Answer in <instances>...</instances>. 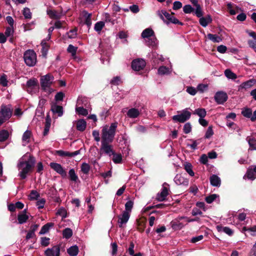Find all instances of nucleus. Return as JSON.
Instances as JSON below:
<instances>
[{"mask_svg": "<svg viewBox=\"0 0 256 256\" xmlns=\"http://www.w3.org/2000/svg\"><path fill=\"white\" fill-rule=\"evenodd\" d=\"M193 114L198 116L200 118H204L206 115V112L204 108H198L194 110Z\"/></svg>", "mask_w": 256, "mask_h": 256, "instance_id": "nucleus-29", "label": "nucleus"}, {"mask_svg": "<svg viewBox=\"0 0 256 256\" xmlns=\"http://www.w3.org/2000/svg\"><path fill=\"white\" fill-rule=\"evenodd\" d=\"M67 35L68 38H74L76 36L77 33L76 29L70 30L68 33Z\"/></svg>", "mask_w": 256, "mask_h": 256, "instance_id": "nucleus-58", "label": "nucleus"}, {"mask_svg": "<svg viewBox=\"0 0 256 256\" xmlns=\"http://www.w3.org/2000/svg\"><path fill=\"white\" fill-rule=\"evenodd\" d=\"M108 143L109 142H102V146L100 149V152H102L107 155L110 156L114 154V152L112 150V146L109 144ZM100 154H102L101 153Z\"/></svg>", "mask_w": 256, "mask_h": 256, "instance_id": "nucleus-13", "label": "nucleus"}, {"mask_svg": "<svg viewBox=\"0 0 256 256\" xmlns=\"http://www.w3.org/2000/svg\"><path fill=\"white\" fill-rule=\"evenodd\" d=\"M39 196V194L36 190H32L29 196V198L30 200H34L37 199Z\"/></svg>", "mask_w": 256, "mask_h": 256, "instance_id": "nucleus-56", "label": "nucleus"}, {"mask_svg": "<svg viewBox=\"0 0 256 256\" xmlns=\"http://www.w3.org/2000/svg\"><path fill=\"white\" fill-rule=\"evenodd\" d=\"M50 166L52 168L60 174L62 176L66 177V172L60 164L56 162H51Z\"/></svg>", "mask_w": 256, "mask_h": 256, "instance_id": "nucleus-11", "label": "nucleus"}, {"mask_svg": "<svg viewBox=\"0 0 256 256\" xmlns=\"http://www.w3.org/2000/svg\"><path fill=\"white\" fill-rule=\"evenodd\" d=\"M112 160L116 164L120 163L122 160V157L120 154H114V153Z\"/></svg>", "mask_w": 256, "mask_h": 256, "instance_id": "nucleus-52", "label": "nucleus"}, {"mask_svg": "<svg viewBox=\"0 0 256 256\" xmlns=\"http://www.w3.org/2000/svg\"><path fill=\"white\" fill-rule=\"evenodd\" d=\"M248 44L250 47L252 48L256 53V41L250 40L248 41Z\"/></svg>", "mask_w": 256, "mask_h": 256, "instance_id": "nucleus-64", "label": "nucleus"}, {"mask_svg": "<svg viewBox=\"0 0 256 256\" xmlns=\"http://www.w3.org/2000/svg\"><path fill=\"white\" fill-rule=\"evenodd\" d=\"M76 112L80 115L86 116L88 114V111L83 107L80 106L76 108Z\"/></svg>", "mask_w": 256, "mask_h": 256, "instance_id": "nucleus-48", "label": "nucleus"}, {"mask_svg": "<svg viewBox=\"0 0 256 256\" xmlns=\"http://www.w3.org/2000/svg\"><path fill=\"white\" fill-rule=\"evenodd\" d=\"M184 169L190 176H194V173L192 170V166L190 163L187 162L184 164Z\"/></svg>", "mask_w": 256, "mask_h": 256, "instance_id": "nucleus-47", "label": "nucleus"}, {"mask_svg": "<svg viewBox=\"0 0 256 256\" xmlns=\"http://www.w3.org/2000/svg\"><path fill=\"white\" fill-rule=\"evenodd\" d=\"M210 182L212 186H220V180L216 175H212L210 177Z\"/></svg>", "mask_w": 256, "mask_h": 256, "instance_id": "nucleus-28", "label": "nucleus"}, {"mask_svg": "<svg viewBox=\"0 0 256 256\" xmlns=\"http://www.w3.org/2000/svg\"><path fill=\"white\" fill-rule=\"evenodd\" d=\"M212 21L211 17L208 16L206 17H200L199 20L200 24L204 27H206Z\"/></svg>", "mask_w": 256, "mask_h": 256, "instance_id": "nucleus-26", "label": "nucleus"}, {"mask_svg": "<svg viewBox=\"0 0 256 256\" xmlns=\"http://www.w3.org/2000/svg\"><path fill=\"white\" fill-rule=\"evenodd\" d=\"M81 171L84 174H88L90 170V165L86 162H84L82 164L81 166Z\"/></svg>", "mask_w": 256, "mask_h": 256, "instance_id": "nucleus-44", "label": "nucleus"}, {"mask_svg": "<svg viewBox=\"0 0 256 256\" xmlns=\"http://www.w3.org/2000/svg\"><path fill=\"white\" fill-rule=\"evenodd\" d=\"M130 214H128L127 212H124L118 216V224L120 228H123L124 225L126 224L128 222Z\"/></svg>", "mask_w": 256, "mask_h": 256, "instance_id": "nucleus-9", "label": "nucleus"}, {"mask_svg": "<svg viewBox=\"0 0 256 256\" xmlns=\"http://www.w3.org/2000/svg\"><path fill=\"white\" fill-rule=\"evenodd\" d=\"M92 14L88 13L86 11H83L81 14L82 22L86 24L88 27H90L92 25Z\"/></svg>", "mask_w": 256, "mask_h": 256, "instance_id": "nucleus-15", "label": "nucleus"}, {"mask_svg": "<svg viewBox=\"0 0 256 256\" xmlns=\"http://www.w3.org/2000/svg\"><path fill=\"white\" fill-rule=\"evenodd\" d=\"M218 195L216 194H212L206 198V201L208 204L212 203L218 197Z\"/></svg>", "mask_w": 256, "mask_h": 256, "instance_id": "nucleus-50", "label": "nucleus"}, {"mask_svg": "<svg viewBox=\"0 0 256 256\" xmlns=\"http://www.w3.org/2000/svg\"><path fill=\"white\" fill-rule=\"evenodd\" d=\"M60 249L58 246H55L45 251L46 256H59Z\"/></svg>", "mask_w": 256, "mask_h": 256, "instance_id": "nucleus-16", "label": "nucleus"}, {"mask_svg": "<svg viewBox=\"0 0 256 256\" xmlns=\"http://www.w3.org/2000/svg\"><path fill=\"white\" fill-rule=\"evenodd\" d=\"M51 110L54 113L58 114V116H60L62 115V107L61 106L52 105V106Z\"/></svg>", "mask_w": 256, "mask_h": 256, "instance_id": "nucleus-32", "label": "nucleus"}, {"mask_svg": "<svg viewBox=\"0 0 256 256\" xmlns=\"http://www.w3.org/2000/svg\"><path fill=\"white\" fill-rule=\"evenodd\" d=\"M171 72L172 69L165 66H160L158 70V73L160 75L168 74H170Z\"/></svg>", "mask_w": 256, "mask_h": 256, "instance_id": "nucleus-30", "label": "nucleus"}, {"mask_svg": "<svg viewBox=\"0 0 256 256\" xmlns=\"http://www.w3.org/2000/svg\"><path fill=\"white\" fill-rule=\"evenodd\" d=\"M246 176L248 178L254 180L256 178V166H250L247 170Z\"/></svg>", "mask_w": 256, "mask_h": 256, "instance_id": "nucleus-18", "label": "nucleus"}, {"mask_svg": "<svg viewBox=\"0 0 256 256\" xmlns=\"http://www.w3.org/2000/svg\"><path fill=\"white\" fill-rule=\"evenodd\" d=\"M12 110L10 107L6 106H2L0 111V125L8 120L12 116Z\"/></svg>", "mask_w": 256, "mask_h": 256, "instance_id": "nucleus-5", "label": "nucleus"}, {"mask_svg": "<svg viewBox=\"0 0 256 256\" xmlns=\"http://www.w3.org/2000/svg\"><path fill=\"white\" fill-rule=\"evenodd\" d=\"M26 64L29 66H34L36 62V55L33 50H26L24 56Z\"/></svg>", "mask_w": 256, "mask_h": 256, "instance_id": "nucleus-4", "label": "nucleus"}, {"mask_svg": "<svg viewBox=\"0 0 256 256\" xmlns=\"http://www.w3.org/2000/svg\"><path fill=\"white\" fill-rule=\"evenodd\" d=\"M214 100L218 104H223L228 100L227 94L224 92H218L214 96Z\"/></svg>", "mask_w": 256, "mask_h": 256, "instance_id": "nucleus-12", "label": "nucleus"}, {"mask_svg": "<svg viewBox=\"0 0 256 256\" xmlns=\"http://www.w3.org/2000/svg\"><path fill=\"white\" fill-rule=\"evenodd\" d=\"M56 214L57 215L61 216L62 218H64L66 216V212L65 208H61L58 210Z\"/></svg>", "mask_w": 256, "mask_h": 256, "instance_id": "nucleus-55", "label": "nucleus"}, {"mask_svg": "<svg viewBox=\"0 0 256 256\" xmlns=\"http://www.w3.org/2000/svg\"><path fill=\"white\" fill-rule=\"evenodd\" d=\"M133 205V202L132 200L128 201L125 204V210L124 212H127L128 214H130Z\"/></svg>", "mask_w": 256, "mask_h": 256, "instance_id": "nucleus-45", "label": "nucleus"}, {"mask_svg": "<svg viewBox=\"0 0 256 256\" xmlns=\"http://www.w3.org/2000/svg\"><path fill=\"white\" fill-rule=\"evenodd\" d=\"M241 113L244 116L251 119L252 115V110L251 108H244L242 109Z\"/></svg>", "mask_w": 256, "mask_h": 256, "instance_id": "nucleus-35", "label": "nucleus"}, {"mask_svg": "<svg viewBox=\"0 0 256 256\" xmlns=\"http://www.w3.org/2000/svg\"><path fill=\"white\" fill-rule=\"evenodd\" d=\"M214 134L213 130L212 128V126H210L205 134V138H210Z\"/></svg>", "mask_w": 256, "mask_h": 256, "instance_id": "nucleus-59", "label": "nucleus"}, {"mask_svg": "<svg viewBox=\"0 0 256 256\" xmlns=\"http://www.w3.org/2000/svg\"><path fill=\"white\" fill-rule=\"evenodd\" d=\"M86 122L84 120L81 119L77 122L76 128L78 130L82 132L86 129Z\"/></svg>", "mask_w": 256, "mask_h": 256, "instance_id": "nucleus-31", "label": "nucleus"}, {"mask_svg": "<svg viewBox=\"0 0 256 256\" xmlns=\"http://www.w3.org/2000/svg\"><path fill=\"white\" fill-rule=\"evenodd\" d=\"M13 33H14L13 26H10L9 27L6 28V32H5V35L6 36H10L12 35Z\"/></svg>", "mask_w": 256, "mask_h": 256, "instance_id": "nucleus-60", "label": "nucleus"}, {"mask_svg": "<svg viewBox=\"0 0 256 256\" xmlns=\"http://www.w3.org/2000/svg\"><path fill=\"white\" fill-rule=\"evenodd\" d=\"M72 231L70 228H66L62 232V235L64 238L67 239L70 238L72 236Z\"/></svg>", "mask_w": 256, "mask_h": 256, "instance_id": "nucleus-46", "label": "nucleus"}, {"mask_svg": "<svg viewBox=\"0 0 256 256\" xmlns=\"http://www.w3.org/2000/svg\"><path fill=\"white\" fill-rule=\"evenodd\" d=\"M140 114V111L138 109L135 108H132L130 109L127 112L128 116L129 118H132L138 117Z\"/></svg>", "mask_w": 256, "mask_h": 256, "instance_id": "nucleus-27", "label": "nucleus"}, {"mask_svg": "<svg viewBox=\"0 0 256 256\" xmlns=\"http://www.w3.org/2000/svg\"><path fill=\"white\" fill-rule=\"evenodd\" d=\"M208 88V85L206 84H200L197 86V90L200 92H203Z\"/></svg>", "mask_w": 256, "mask_h": 256, "instance_id": "nucleus-57", "label": "nucleus"}, {"mask_svg": "<svg viewBox=\"0 0 256 256\" xmlns=\"http://www.w3.org/2000/svg\"><path fill=\"white\" fill-rule=\"evenodd\" d=\"M9 136V133L8 130H3L0 131V142L6 141Z\"/></svg>", "mask_w": 256, "mask_h": 256, "instance_id": "nucleus-40", "label": "nucleus"}, {"mask_svg": "<svg viewBox=\"0 0 256 256\" xmlns=\"http://www.w3.org/2000/svg\"><path fill=\"white\" fill-rule=\"evenodd\" d=\"M174 181L178 185L188 186V180L182 176L180 174H177L174 178Z\"/></svg>", "mask_w": 256, "mask_h": 256, "instance_id": "nucleus-17", "label": "nucleus"}, {"mask_svg": "<svg viewBox=\"0 0 256 256\" xmlns=\"http://www.w3.org/2000/svg\"><path fill=\"white\" fill-rule=\"evenodd\" d=\"M32 136V132L28 130H26L23 134L22 137V142L24 146L27 144Z\"/></svg>", "mask_w": 256, "mask_h": 256, "instance_id": "nucleus-25", "label": "nucleus"}, {"mask_svg": "<svg viewBox=\"0 0 256 256\" xmlns=\"http://www.w3.org/2000/svg\"><path fill=\"white\" fill-rule=\"evenodd\" d=\"M104 26V22H98L94 25V30L96 32H100Z\"/></svg>", "mask_w": 256, "mask_h": 256, "instance_id": "nucleus-49", "label": "nucleus"}, {"mask_svg": "<svg viewBox=\"0 0 256 256\" xmlns=\"http://www.w3.org/2000/svg\"><path fill=\"white\" fill-rule=\"evenodd\" d=\"M158 14L160 18L166 24L171 22L174 24H182V22H180L172 14H170L165 10H162L161 11H158Z\"/></svg>", "mask_w": 256, "mask_h": 256, "instance_id": "nucleus-3", "label": "nucleus"}, {"mask_svg": "<svg viewBox=\"0 0 256 256\" xmlns=\"http://www.w3.org/2000/svg\"><path fill=\"white\" fill-rule=\"evenodd\" d=\"M54 80V76L50 74L42 76L40 78V84L42 88L44 90H48L52 84Z\"/></svg>", "mask_w": 256, "mask_h": 256, "instance_id": "nucleus-7", "label": "nucleus"}, {"mask_svg": "<svg viewBox=\"0 0 256 256\" xmlns=\"http://www.w3.org/2000/svg\"><path fill=\"white\" fill-rule=\"evenodd\" d=\"M68 253L71 256H76L78 252V248L76 246L70 247L67 250Z\"/></svg>", "mask_w": 256, "mask_h": 256, "instance_id": "nucleus-36", "label": "nucleus"}, {"mask_svg": "<svg viewBox=\"0 0 256 256\" xmlns=\"http://www.w3.org/2000/svg\"><path fill=\"white\" fill-rule=\"evenodd\" d=\"M68 51L71 53L72 56H74L76 54V48L72 44H70L68 48Z\"/></svg>", "mask_w": 256, "mask_h": 256, "instance_id": "nucleus-61", "label": "nucleus"}, {"mask_svg": "<svg viewBox=\"0 0 256 256\" xmlns=\"http://www.w3.org/2000/svg\"><path fill=\"white\" fill-rule=\"evenodd\" d=\"M224 75L228 79L236 80L237 78L236 74L234 73L230 70L226 69L224 70Z\"/></svg>", "mask_w": 256, "mask_h": 256, "instance_id": "nucleus-37", "label": "nucleus"}, {"mask_svg": "<svg viewBox=\"0 0 256 256\" xmlns=\"http://www.w3.org/2000/svg\"><path fill=\"white\" fill-rule=\"evenodd\" d=\"M116 127V123H112L110 126H103L102 130V142H112L115 135Z\"/></svg>", "mask_w": 256, "mask_h": 256, "instance_id": "nucleus-2", "label": "nucleus"}, {"mask_svg": "<svg viewBox=\"0 0 256 256\" xmlns=\"http://www.w3.org/2000/svg\"><path fill=\"white\" fill-rule=\"evenodd\" d=\"M184 132L185 134H188L192 130V125L190 122H187L184 124L183 128Z\"/></svg>", "mask_w": 256, "mask_h": 256, "instance_id": "nucleus-54", "label": "nucleus"}, {"mask_svg": "<svg viewBox=\"0 0 256 256\" xmlns=\"http://www.w3.org/2000/svg\"><path fill=\"white\" fill-rule=\"evenodd\" d=\"M216 228L218 232H224L228 236H232L234 233L233 230L228 227L222 226L220 225H218Z\"/></svg>", "mask_w": 256, "mask_h": 256, "instance_id": "nucleus-22", "label": "nucleus"}, {"mask_svg": "<svg viewBox=\"0 0 256 256\" xmlns=\"http://www.w3.org/2000/svg\"><path fill=\"white\" fill-rule=\"evenodd\" d=\"M27 91L32 93V90L38 87V82L36 79L33 78L28 80L26 84Z\"/></svg>", "mask_w": 256, "mask_h": 256, "instance_id": "nucleus-14", "label": "nucleus"}, {"mask_svg": "<svg viewBox=\"0 0 256 256\" xmlns=\"http://www.w3.org/2000/svg\"><path fill=\"white\" fill-rule=\"evenodd\" d=\"M47 14L51 18L59 19L62 16V14L58 13L55 10H47Z\"/></svg>", "mask_w": 256, "mask_h": 256, "instance_id": "nucleus-33", "label": "nucleus"}, {"mask_svg": "<svg viewBox=\"0 0 256 256\" xmlns=\"http://www.w3.org/2000/svg\"><path fill=\"white\" fill-rule=\"evenodd\" d=\"M54 224L52 222L48 223L44 225L41 228L40 234H44L46 233L50 230V227H52L54 226Z\"/></svg>", "mask_w": 256, "mask_h": 256, "instance_id": "nucleus-39", "label": "nucleus"}, {"mask_svg": "<svg viewBox=\"0 0 256 256\" xmlns=\"http://www.w3.org/2000/svg\"><path fill=\"white\" fill-rule=\"evenodd\" d=\"M57 154L61 156H68L74 157L80 154L79 150H76L72 152H65L62 150H58L56 152Z\"/></svg>", "mask_w": 256, "mask_h": 256, "instance_id": "nucleus-19", "label": "nucleus"}, {"mask_svg": "<svg viewBox=\"0 0 256 256\" xmlns=\"http://www.w3.org/2000/svg\"><path fill=\"white\" fill-rule=\"evenodd\" d=\"M46 100L44 98H40L39 100L38 105V108L36 109V111H40L41 113L43 112V108L46 105Z\"/></svg>", "mask_w": 256, "mask_h": 256, "instance_id": "nucleus-42", "label": "nucleus"}, {"mask_svg": "<svg viewBox=\"0 0 256 256\" xmlns=\"http://www.w3.org/2000/svg\"><path fill=\"white\" fill-rule=\"evenodd\" d=\"M70 180L72 181L76 182L78 180V178L75 172L74 169L72 168L68 172Z\"/></svg>", "mask_w": 256, "mask_h": 256, "instance_id": "nucleus-41", "label": "nucleus"}, {"mask_svg": "<svg viewBox=\"0 0 256 256\" xmlns=\"http://www.w3.org/2000/svg\"><path fill=\"white\" fill-rule=\"evenodd\" d=\"M254 84V80H248L242 82L238 86V90H242L243 89L246 90L250 88Z\"/></svg>", "mask_w": 256, "mask_h": 256, "instance_id": "nucleus-20", "label": "nucleus"}, {"mask_svg": "<svg viewBox=\"0 0 256 256\" xmlns=\"http://www.w3.org/2000/svg\"><path fill=\"white\" fill-rule=\"evenodd\" d=\"M28 218V216L26 214V210H24L20 214H18V223L20 224L25 223Z\"/></svg>", "mask_w": 256, "mask_h": 256, "instance_id": "nucleus-23", "label": "nucleus"}, {"mask_svg": "<svg viewBox=\"0 0 256 256\" xmlns=\"http://www.w3.org/2000/svg\"><path fill=\"white\" fill-rule=\"evenodd\" d=\"M184 226V224L179 221L174 222L172 224V227L174 228H182Z\"/></svg>", "mask_w": 256, "mask_h": 256, "instance_id": "nucleus-62", "label": "nucleus"}, {"mask_svg": "<svg viewBox=\"0 0 256 256\" xmlns=\"http://www.w3.org/2000/svg\"><path fill=\"white\" fill-rule=\"evenodd\" d=\"M146 62L143 59L134 60L132 63V68L136 71H139L144 68Z\"/></svg>", "mask_w": 256, "mask_h": 256, "instance_id": "nucleus-10", "label": "nucleus"}, {"mask_svg": "<svg viewBox=\"0 0 256 256\" xmlns=\"http://www.w3.org/2000/svg\"><path fill=\"white\" fill-rule=\"evenodd\" d=\"M194 10V8L190 4L185 5L183 7V10L185 14H190Z\"/></svg>", "mask_w": 256, "mask_h": 256, "instance_id": "nucleus-53", "label": "nucleus"}, {"mask_svg": "<svg viewBox=\"0 0 256 256\" xmlns=\"http://www.w3.org/2000/svg\"><path fill=\"white\" fill-rule=\"evenodd\" d=\"M169 186L166 183H164L162 185V189L160 192L156 196V200L158 201L162 202L165 200L166 197L168 194Z\"/></svg>", "mask_w": 256, "mask_h": 256, "instance_id": "nucleus-8", "label": "nucleus"}, {"mask_svg": "<svg viewBox=\"0 0 256 256\" xmlns=\"http://www.w3.org/2000/svg\"><path fill=\"white\" fill-rule=\"evenodd\" d=\"M34 163V158L30 155L24 156L20 159L18 167L22 178L24 179L26 177V174L31 170Z\"/></svg>", "mask_w": 256, "mask_h": 256, "instance_id": "nucleus-1", "label": "nucleus"}, {"mask_svg": "<svg viewBox=\"0 0 256 256\" xmlns=\"http://www.w3.org/2000/svg\"><path fill=\"white\" fill-rule=\"evenodd\" d=\"M250 146V150H256V138L253 136H248L246 138Z\"/></svg>", "mask_w": 256, "mask_h": 256, "instance_id": "nucleus-21", "label": "nucleus"}, {"mask_svg": "<svg viewBox=\"0 0 256 256\" xmlns=\"http://www.w3.org/2000/svg\"><path fill=\"white\" fill-rule=\"evenodd\" d=\"M46 200L44 198L40 199L36 202V206L38 208H42L44 207Z\"/></svg>", "mask_w": 256, "mask_h": 256, "instance_id": "nucleus-63", "label": "nucleus"}, {"mask_svg": "<svg viewBox=\"0 0 256 256\" xmlns=\"http://www.w3.org/2000/svg\"><path fill=\"white\" fill-rule=\"evenodd\" d=\"M208 38L214 42H220L222 41V38L216 34H208L207 35Z\"/></svg>", "mask_w": 256, "mask_h": 256, "instance_id": "nucleus-34", "label": "nucleus"}, {"mask_svg": "<svg viewBox=\"0 0 256 256\" xmlns=\"http://www.w3.org/2000/svg\"><path fill=\"white\" fill-rule=\"evenodd\" d=\"M41 46H42V52L43 56H45L46 55L49 46L46 42V40H42Z\"/></svg>", "mask_w": 256, "mask_h": 256, "instance_id": "nucleus-43", "label": "nucleus"}, {"mask_svg": "<svg viewBox=\"0 0 256 256\" xmlns=\"http://www.w3.org/2000/svg\"><path fill=\"white\" fill-rule=\"evenodd\" d=\"M154 30L150 28H147L143 30L142 33V38H150L152 36H154Z\"/></svg>", "mask_w": 256, "mask_h": 256, "instance_id": "nucleus-24", "label": "nucleus"}, {"mask_svg": "<svg viewBox=\"0 0 256 256\" xmlns=\"http://www.w3.org/2000/svg\"><path fill=\"white\" fill-rule=\"evenodd\" d=\"M22 14L26 18H31L32 12H30V8H24L23 10Z\"/></svg>", "mask_w": 256, "mask_h": 256, "instance_id": "nucleus-51", "label": "nucleus"}, {"mask_svg": "<svg viewBox=\"0 0 256 256\" xmlns=\"http://www.w3.org/2000/svg\"><path fill=\"white\" fill-rule=\"evenodd\" d=\"M146 44L150 46H156L158 44V40L156 37L154 36L148 38L146 40Z\"/></svg>", "mask_w": 256, "mask_h": 256, "instance_id": "nucleus-38", "label": "nucleus"}, {"mask_svg": "<svg viewBox=\"0 0 256 256\" xmlns=\"http://www.w3.org/2000/svg\"><path fill=\"white\" fill-rule=\"evenodd\" d=\"M186 108L183 110L180 114L174 116L172 119L176 122H184L189 120L191 116V113Z\"/></svg>", "mask_w": 256, "mask_h": 256, "instance_id": "nucleus-6", "label": "nucleus"}]
</instances>
